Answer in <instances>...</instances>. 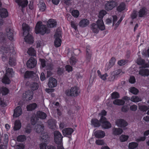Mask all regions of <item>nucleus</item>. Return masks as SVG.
<instances>
[{"label":"nucleus","instance_id":"7ed1b4c3","mask_svg":"<svg viewBox=\"0 0 149 149\" xmlns=\"http://www.w3.org/2000/svg\"><path fill=\"white\" fill-rule=\"evenodd\" d=\"M122 19H120L117 21V17L116 15L109 16L106 19L105 22L107 24H110L113 22V26H114L116 29L118 26Z\"/></svg>","mask_w":149,"mask_h":149},{"label":"nucleus","instance_id":"49530a36","mask_svg":"<svg viewBox=\"0 0 149 149\" xmlns=\"http://www.w3.org/2000/svg\"><path fill=\"white\" fill-rule=\"evenodd\" d=\"M34 75L32 72L26 71L25 73L24 77L25 78H29L31 77Z\"/></svg>","mask_w":149,"mask_h":149},{"label":"nucleus","instance_id":"e433bc0d","mask_svg":"<svg viewBox=\"0 0 149 149\" xmlns=\"http://www.w3.org/2000/svg\"><path fill=\"white\" fill-rule=\"evenodd\" d=\"M97 26L96 24L95 23H93L91 25V29L93 32L95 33H98L100 29Z\"/></svg>","mask_w":149,"mask_h":149},{"label":"nucleus","instance_id":"9d476101","mask_svg":"<svg viewBox=\"0 0 149 149\" xmlns=\"http://www.w3.org/2000/svg\"><path fill=\"white\" fill-rule=\"evenodd\" d=\"M54 37L55 38L54 41L55 46L56 47H59L61 46V32L56 33L54 35Z\"/></svg>","mask_w":149,"mask_h":149},{"label":"nucleus","instance_id":"338daca9","mask_svg":"<svg viewBox=\"0 0 149 149\" xmlns=\"http://www.w3.org/2000/svg\"><path fill=\"white\" fill-rule=\"evenodd\" d=\"M126 61L124 60H120L118 62V64L120 66L124 65L126 63Z\"/></svg>","mask_w":149,"mask_h":149},{"label":"nucleus","instance_id":"de8ad7c7","mask_svg":"<svg viewBox=\"0 0 149 149\" xmlns=\"http://www.w3.org/2000/svg\"><path fill=\"white\" fill-rule=\"evenodd\" d=\"M130 100V98L127 97L125 96L123 97L122 99L121 100H116L117 102H127Z\"/></svg>","mask_w":149,"mask_h":149},{"label":"nucleus","instance_id":"6ab92c4d","mask_svg":"<svg viewBox=\"0 0 149 149\" xmlns=\"http://www.w3.org/2000/svg\"><path fill=\"white\" fill-rule=\"evenodd\" d=\"M74 130L73 129L71 128H67L63 129L62 130L63 135L65 136L67 135L72 136Z\"/></svg>","mask_w":149,"mask_h":149},{"label":"nucleus","instance_id":"bf43d9fd","mask_svg":"<svg viewBox=\"0 0 149 149\" xmlns=\"http://www.w3.org/2000/svg\"><path fill=\"white\" fill-rule=\"evenodd\" d=\"M76 62V60L75 58L73 57H72L70 59V62L71 65H73L75 64Z\"/></svg>","mask_w":149,"mask_h":149},{"label":"nucleus","instance_id":"f3484780","mask_svg":"<svg viewBox=\"0 0 149 149\" xmlns=\"http://www.w3.org/2000/svg\"><path fill=\"white\" fill-rule=\"evenodd\" d=\"M57 84V81L55 79L52 77L50 78L49 79L48 86L49 88H54L56 86Z\"/></svg>","mask_w":149,"mask_h":149},{"label":"nucleus","instance_id":"ddd939ff","mask_svg":"<svg viewBox=\"0 0 149 149\" xmlns=\"http://www.w3.org/2000/svg\"><path fill=\"white\" fill-rule=\"evenodd\" d=\"M117 5L116 3L114 1H107L105 5V8L107 10L113 9Z\"/></svg>","mask_w":149,"mask_h":149},{"label":"nucleus","instance_id":"f257e3e1","mask_svg":"<svg viewBox=\"0 0 149 149\" xmlns=\"http://www.w3.org/2000/svg\"><path fill=\"white\" fill-rule=\"evenodd\" d=\"M23 34L25 36V41L28 43L31 44L33 42V39L31 35L29 33V27L28 25L25 23L22 25Z\"/></svg>","mask_w":149,"mask_h":149},{"label":"nucleus","instance_id":"5701e85b","mask_svg":"<svg viewBox=\"0 0 149 149\" xmlns=\"http://www.w3.org/2000/svg\"><path fill=\"white\" fill-rule=\"evenodd\" d=\"M36 116L37 118L42 119H44L46 118L47 115L46 113L44 112L39 111L37 112Z\"/></svg>","mask_w":149,"mask_h":149},{"label":"nucleus","instance_id":"bb28decb","mask_svg":"<svg viewBox=\"0 0 149 149\" xmlns=\"http://www.w3.org/2000/svg\"><path fill=\"white\" fill-rule=\"evenodd\" d=\"M44 127L42 125L37 124L35 126V129L36 132L38 133H42V132L44 130Z\"/></svg>","mask_w":149,"mask_h":149},{"label":"nucleus","instance_id":"a19ab883","mask_svg":"<svg viewBox=\"0 0 149 149\" xmlns=\"http://www.w3.org/2000/svg\"><path fill=\"white\" fill-rule=\"evenodd\" d=\"M17 139L18 142H22L26 140V138L24 135H20L17 137Z\"/></svg>","mask_w":149,"mask_h":149},{"label":"nucleus","instance_id":"a878e982","mask_svg":"<svg viewBox=\"0 0 149 149\" xmlns=\"http://www.w3.org/2000/svg\"><path fill=\"white\" fill-rule=\"evenodd\" d=\"M15 2L22 8L26 6L28 3L27 0H15Z\"/></svg>","mask_w":149,"mask_h":149},{"label":"nucleus","instance_id":"9b49d317","mask_svg":"<svg viewBox=\"0 0 149 149\" xmlns=\"http://www.w3.org/2000/svg\"><path fill=\"white\" fill-rule=\"evenodd\" d=\"M9 51V49L8 48H6L4 49L2 56V60L3 61H5L7 60L8 56L9 55L10 56L12 55V56H13V55L11 53L13 52V49L10 50V52Z\"/></svg>","mask_w":149,"mask_h":149},{"label":"nucleus","instance_id":"f704fd0d","mask_svg":"<svg viewBox=\"0 0 149 149\" xmlns=\"http://www.w3.org/2000/svg\"><path fill=\"white\" fill-rule=\"evenodd\" d=\"M37 104L36 103H32L26 107L27 110L28 111H32L34 110L37 107Z\"/></svg>","mask_w":149,"mask_h":149},{"label":"nucleus","instance_id":"412c9836","mask_svg":"<svg viewBox=\"0 0 149 149\" xmlns=\"http://www.w3.org/2000/svg\"><path fill=\"white\" fill-rule=\"evenodd\" d=\"M89 24V20L87 19H83L79 22V26L81 27H84L87 26Z\"/></svg>","mask_w":149,"mask_h":149},{"label":"nucleus","instance_id":"052dcab7","mask_svg":"<svg viewBox=\"0 0 149 149\" xmlns=\"http://www.w3.org/2000/svg\"><path fill=\"white\" fill-rule=\"evenodd\" d=\"M91 56V52L89 49H87L86 51V57L88 59L90 58Z\"/></svg>","mask_w":149,"mask_h":149},{"label":"nucleus","instance_id":"680f3d73","mask_svg":"<svg viewBox=\"0 0 149 149\" xmlns=\"http://www.w3.org/2000/svg\"><path fill=\"white\" fill-rule=\"evenodd\" d=\"M146 139V136H143L140 137L139 138L137 139L136 141L137 142L144 141Z\"/></svg>","mask_w":149,"mask_h":149},{"label":"nucleus","instance_id":"0eeeda50","mask_svg":"<svg viewBox=\"0 0 149 149\" xmlns=\"http://www.w3.org/2000/svg\"><path fill=\"white\" fill-rule=\"evenodd\" d=\"M41 139H42V141L44 142L40 144V149H46V147L47 146V144L49 141L50 138L47 133H44Z\"/></svg>","mask_w":149,"mask_h":149},{"label":"nucleus","instance_id":"1a4fd4ad","mask_svg":"<svg viewBox=\"0 0 149 149\" xmlns=\"http://www.w3.org/2000/svg\"><path fill=\"white\" fill-rule=\"evenodd\" d=\"M100 121L102 124V127L105 129H108L111 128V125L110 123L107 120V119L104 117L101 116Z\"/></svg>","mask_w":149,"mask_h":149},{"label":"nucleus","instance_id":"4c0bfd02","mask_svg":"<svg viewBox=\"0 0 149 149\" xmlns=\"http://www.w3.org/2000/svg\"><path fill=\"white\" fill-rule=\"evenodd\" d=\"M138 146V144L136 142H132L128 144V148L130 149H134Z\"/></svg>","mask_w":149,"mask_h":149},{"label":"nucleus","instance_id":"4468645a","mask_svg":"<svg viewBox=\"0 0 149 149\" xmlns=\"http://www.w3.org/2000/svg\"><path fill=\"white\" fill-rule=\"evenodd\" d=\"M37 63V61L35 59L31 57L27 61L26 65L28 67L32 68L35 67Z\"/></svg>","mask_w":149,"mask_h":149},{"label":"nucleus","instance_id":"473e14b6","mask_svg":"<svg viewBox=\"0 0 149 149\" xmlns=\"http://www.w3.org/2000/svg\"><path fill=\"white\" fill-rule=\"evenodd\" d=\"M97 72L98 76L103 81H105L107 79V78L108 77V75L107 73H105L104 74H102L100 71L99 70L97 71Z\"/></svg>","mask_w":149,"mask_h":149},{"label":"nucleus","instance_id":"e2e57ef3","mask_svg":"<svg viewBox=\"0 0 149 149\" xmlns=\"http://www.w3.org/2000/svg\"><path fill=\"white\" fill-rule=\"evenodd\" d=\"M64 68H58L57 72L59 75L61 74L63 72Z\"/></svg>","mask_w":149,"mask_h":149},{"label":"nucleus","instance_id":"4be33fe9","mask_svg":"<svg viewBox=\"0 0 149 149\" xmlns=\"http://www.w3.org/2000/svg\"><path fill=\"white\" fill-rule=\"evenodd\" d=\"M48 124L50 129L53 130L56 128V122L54 120H49L48 121Z\"/></svg>","mask_w":149,"mask_h":149},{"label":"nucleus","instance_id":"3c124183","mask_svg":"<svg viewBox=\"0 0 149 149\" xmlns=\"http://www.w3.org/2000/svg\"><path fill=\"white\" fill-rule=\"evenodd\" d=\"M120 95L119 93L116 92H114L111 94V97L112 99H116L119 98Z\"/></svg>","mask_w":149,"mask_h":149},{"label":"nucleus","instance_id":"a18cd8bd","mask_svg":"<svg viewBox=\"0 0 149 149\" xmlns=\"http://www.w3.org/2000/svg\"><path fill=\"white\" fill-rule=\"evenodd\" d=\"M107 13L106 11L104 10H101L99 13L98 17L99 18L102 19Z\"/></svg>","mask_w":149,"mask_h":149},{"label":"nucleus","instance_id":"dca6fc26","mask_svg":"<svg viewBox=\"0 0 149 149\" xmlns=\"http://www.w3.org/2000/svg\"><path fill=\"white\" fill-rule=\"evenodd\" d=\"M91 125L94 127H98L101 125V123L100 120H98L97 118H92L91 121Z\"/></svg>","mask_w":149,"mask_h":149},{"label":"nucleus","instance_id":"69168bd1","mask_svg":"<svg viewBox=\"0 0 149 149\" xmlns=\"http://www.w3.org/2000/svg\"><path fill=\"white\" fill-rule=\"evenodd\" d=\"M137 63L139 65H143L144 64V62L143 60L139 58L137 60Z\"/></svg>","mask_w":149,"mask_h":149},{"label":"nucleus","instance_id":"c9c22d12","mask_svg":"<svg viewBox=\"0 0 149 149\" xmlns=\"http://www.w3.org/2000/svg\"><path fill=\"white\" fill-rule=\"evenodd\" d=\"M146 13V11L144 7L141 8L139 12V17H142L144 16Z\"/></svg>","mask_w":149,"mask_h":149},{"label":"nucleus","instance_id":"423d86ee","mask_svg":"<svg viewBox=\"0 0 149 149\" xmlns=\"http://www.w3.org/2000/svg\"><path fill=\"white\" fill-rule=\"evenodd\" d=\"M54 141L57 144L61 143L63 141V136L61 133L58 131L56 130L54 132Z\"/></svg>","mask_w":149,"mask_h":149},{"label":"nucleus","instance_id":"b1692460","mask_svg":"<svg viewBox=\"0 0 149 149\" xmlns=\"http://www.w3.org/2000/svg\"><path fill=\"white\" fill-rule=\"evenodd\" d=\"M13 30L10 28L6 29V34L10 40H12L13 38Z\"/></svg>","mask_w":149,"mask_h":149},{"label":"nucleus","instance_id":"c756f323","mask_svg":"<svg viewBox=\"0 0 149 149\" xmlns=\"http://www.w3.org/2000/svg\"><path fill=\"white\" fill-rule=\"evenodd\" d=\"M139 74L143 76L149 75V70L147 69L142 68L139 72Z\"/></svg>","mask_w":149,"mask_h":149},{"label":"nucleus","instance_id":"f8f14e48","mask_svg":"<svg viewBox=\"0 0 149 149\" xmlns=\"http://www.w3.org/2000/svg\"><path fill=\"white\" fill-rule=\"evenodd\" d=\"M116 124L118 127H125L128 125L126 120L123 119H117L116 121Z\"/></svg>","mask_w":149,"mask_h":149},{"label":"nucleus","instance_id":"f03ea898","mask_svg":"<svg viewBox=\"0 0 149 149\" xmlns=\"http://www.w3.org/2000/svg\"><path fill=\"white\" fill-rule=\"evenodd\" d=\"M50 31V29L47 28L45 25L42 24L41 22H39L36 24L35 31L36 34L39 33L42 35L49 33Z\"/></svg>","mask_w":149,"mask_h":149},{"label":"nucleus","instance_id":"39448f33","mask_svg":"<svg viewBox=\"0 0 149 149\" xmlns=\"http://www.w3.org/2000/svg\"><path fill=\"white\" fill-rule=\"evenodd\" d=\"M13 73V72L12 68H7L6 70L5 75L2 79V82L5 84H9L10 81L9 78L12 76Z\"/></svg>","mask_w":149,"mask_h":149},{"label":"nucleus","instance_id":"774afa93","mask_svg":"<svg viewBox=\"0 0 149 149\" xmlns=\"http://www.w3.org/2000/svg\"><path fill=\"white\" fill-rule=\"evenodd\" d=\"M136 81L134 77H130L129 80V82L131 84L134 83Z\"/></svg>","mask_w":149,"mask_h":149},{"label":"nucleus","instance_id":"2f4dec72","mask_svg":"<svg viewBox=\"0 0 149 149\" xmlns=\"http://www.w3.org/2000/svg\"><path fill=\"white\" fill-rule=\"evenodd\" d=\"M123 132V130L120 128H114L113 129V134L117 136Z\"/></svg>","mask_w":149,"mask_h":149},{"label":"nucleus","instance_id":"79ce46f5","mask_svg":"<svg viewBox=\"0 0 149 149\" xmlns=\"http://www.w3.org/2000/svg\"><path fill=\"white\" fill-rule=\"evenodd\" d=\"M27 53L29 55L34 56L36 55V51L32 48L31 47L28 49Z\"/></svg>","mask_w":149,"mask_h":149},{"label":"nucleus","instance_id":"20e7f679","mask_svg":"<svg viewBox=\"0 0 149 149\" xmlns=\"http://www.w3.org/2000/svg\"><path fill=\"white\" fill-rule=\"evenodd\" d=\"M80 90L79 88L76 86L71 87L70 89L67 90L65 91L66 95L72 96H77L80 93Z\"/></svg>","mask_w":149,"mask_h":149},{"label":"nucleus","instance_id":"6e6552de","mask_svg":"<svg viewBox=\"0 0 149 149\" xmlns=\"http://www.w3.org/2000/svg\"><path fill=\"white\" fill-rule=\"evenodd\" d=\"M33 95V93L32 91L29 90L26 91L23 93L22 99L24 101L28 102L32 99Z\"/></svg>","mask_w":149,"mask_h":149},{"label":"nucleus","instance_id":"864d4df0","mask_svg":"<svg viewBox=\"0 0 149 149\" xmlns=\"http://www.w3.org/2000/svg\"><path fill=\"white\" fill-rule=\"evenodd\" d=\"M79 12L77 10H74L72 12V15L75 17H77L79 16Z\"/></svg>","mask_w":149,"mask_h":149},{"label":"nucleus","instance_id":"aec40b11","mask_svg":"<svg viewBox=\"0 0 149 149\" xmlns=\"http://www.w3.org/2000/svg\"><path fill=\"white\" fill-rule=\"evenodd\" d=\"M97 26L101 30H103L105 29V25L102 19H98L96 22Z\"/></svg>","mask_w":149,"mask_h":149},{"label":"nucleus","instance_id":"a211bd4d","mask_svg":"<svg viewBox=\"0 0 149 149\" xmlns=\"http://www.w3.org/2000/svg\"><path fill=\"white\" fill-rule=\"evenodd\" d=\"M94 134L96 138L98 139H102L105 136V133L102 130H98L95 132Z\"/></svg>","mask_w":149,"mask_h":149},{"label":"nucleus","instance_id":"37998d69","mask_svg":"<svg viewBox=\"0 0 149 149\" xmlns=\"http://www.w3.org/2000/svg\"><path fill=\"white\" fill-rule=\"evenodd\" d=\"M46 67L48 70L47 71V77H49L52 74V73L50 71L52 69V66L51 65H49L46 66Z\"/></svg>","mask_w":149,"mask_h":149},{"label":"nucleus","instance_id":"7c9ffc66","mask_svg":"<svg viewBox=\"0 0 149 149\" xmlns=\"http://www.w3.org/2000/svg\"><path fill=\"white\" fill-rule=\"evenodd\" d=\"M127 10V7L124 3H121L117 8V10L119 12H121L124 10Z\"/></svg>","mask_w":149,"mask_h":149},{"label":"nucleus","instance_id":"09e8293b","mask_svg":"<svg viewBox=\"0 0 149 149\" xmlns=\"http://www.w3.org/2000/svg\"><path fill=\"white\" fill-rule=\"evenodd\" d=\"M0 91L3 95H6L9 92L8 90L6 87L2 88L0 89Z\"/></svg>","mask_w":149,"mask_h":149},{"label":"nucleus","instance_id":"ea45409f","mask_svg":"<svg viewBox=\"0 0 149 149\" xmlns=\"http://www.w3.org/2000/svg\"><path fill=\"white\" fill-rule=\"evenodd\" d=\"M38 6L40 10L42 11L45 10L46 8V6L45 3L42 1L40 2Z\"/></svg>","mask_w":149,"mask_h":149},{"label":"nucleus","instance_id":"0e129e2a","mask_svg":"<svg viewBox=\"0 0 149 149\" xmlns=\"http://www.w3.org/2000/svg\"><path fill=\"white\" fill-rule=\"evenodd\" d=\"M107 112L104 109L102 110L99 113V115L101 116H105L107 115Z\"/></svg>","mask_w":149,"mask_h":149},{"label":"nucleus","instance_id":"4d7b16f0","mask_svg":"<svg viewBox=\"0 0 149 149\" xmlns=\"http://www.w3.org/2000/svg\"><path fill=\"white\" fill-rule=\"evenodd\" d=\"M95 143L98 145H103L104 144L103 140L102 139H98L96 141Z\"/></svg>","mask_w":149,"mask_h":149},{"label":"nucleus","instance_id":"603ef678","mask_svg":"<svg viewBox=\"0 0 149 149\" xmlns=\"http://www.w3.org/2000/svg\"><path fill=\"white\" fill-rule=\"evenodd\" d=\"M139 109L141 111L146 112L149 109V108L147 106L143 105L139 107Z\"/></svg>","mask_w":149,"mask_h":149},{"label":"nucleus","instance_id":"58836bf2","mask_svg":"<svg viewBox=\"0 0 149 149\" xmlns=\"http://www.w3.org/2000/svg\"><path fill=\"white\" fill-rule=\"evenodd\" d=\"M141 98L137 96H132L130 99L131 101L134 102H138L141 101Z\"/></svg>","mask_w":149,"mask_h":149},{"label":"nucleus","instance_id":"72a5a7b5","mask_svg":"<svg viewBox=\"0 0 149 149\" xmlns=\"http://www.w3.org/2000/svg\"><path fill=\"white\" fill-rule=\"evenodd\" d=\"M21 127V123L20 121L18 120H16L15 122L14 130L15 131L19 130L20 129Z\"/></svg>","mask_w":149,"mask_h":149},{"label":"nucleus","instance_id":"c85d7f7f","mask_svg":"<svg viewBox=\"0 0 149 149\" xmlns=\"http://www.w3.org/2000/svg\"><path fill=\"white\" fill-rule=\"evenodd\" d=\"M47 24L48 27L53 28L56 26V23L54 20L50 19L48 21Z\"/></svg>","mask_w":149,"mask_h":149},{"label":"nucleus","instance_id":"13d9d810","mask_svg":"<svg viewBox=\"0 0 149 149\" xmlns=\"http://www.w3.org/2000/svg\"><path fill=\"white\" fill-rule=\"evenodd\" d=\"M9 64L11 66L14 65L15 64V60L14 58H10L9 61Z\"/></svg>","mask_w":149,"mask_h":149},{"label":"nucleus","instance_id":"5fc2aeb1","mask_svg":"<svg viewBox=\"0 0 149 149\" xmlns=\"http://www.w3.org/2000/svg\"><path fill=\"white\" fill-rule=\"evenodd\" d=\"M31 126L28 125L25 128V132L26 133L29 134L31 132Z\"/></svg>","mask_w":149,"mask_h":149},{"label":"nucleus","instance_id":"6e6d98bb","mask_svg":"<svg viewBox=\"0 0 149 149\" xmlns=\"http://www.w3.org/2000/svg\"><path fill=\"white\" fill-rule=\"evenodd\" d=\"M38 87V85L37 83H33L31 85V87L32 89L33 90H35L37 89Z\"/></svg>","mask_w":149,"mask_h":149},{"label":"nucleus","instance_id":"393cba45","mask_svg":"<svg viewBox=\"0 0 149 149\" xmlns=\"http://www.w3.org/2000/svg\"><path fill=\"white\" fill-rule=\"evenodd\" d=\"M114 104L118 105H123V106L121 109V111L124 112H126L128 111L129 109L128 106L127 105L124 104L125 103H113Z\"/></svg>","mask_w":149,"mask_h":149},{"label":"nucleus","instance_id":"c03bdc74","mask_svg":"<svg viewBox=\"0 0 149 149\" xmlns=\"http://www.w3.org/2000/svg\"><path fill=\"white\" fill-rule=\"evenodd\" d=\"M129 138L128 135H122L120 137V140L121 142H123L127 141Z\"/></svg>","mask_w":149,"mask_h":149},{"label":"nucleus","instance_id":"2eb2a0df","mask_svg":"<svg viewBox=\"0 0 149 149\" xmlns=\"http://www.w3.org/2000/svg\"><path fill=\"white\" fill-rule=\"evenodd\" d=\"M22 113V110L21 107L20 106L17 107L14 111L13 117L17 118L20 116Z\"/></svg>","mask_w":149,"mask_h":149},{"label":"nucleus","instance_id":"8fccbe9b","mask_svg":"<svg viewBox=\"0 0 149 149\" xmlns=\"http://www.w3.org/2000/svg\"><path fill=\"white\" fill-rule=\"evenodd\" d=\"M130 91L134 94H136L139 92L138 90L134 87L130 88L129 89Z\"/></svg>","mask_w":149,"mask_h":149},{"label":"nucleus","instance_id":"cd10ccee","mask_svg":"<svg viewBox=\"0 0 149 149\" xmlns=\"http://www.w3.org/2000/svg\"><path fill=\"white\" fill-rule=\"evenodd\" d=\"M8 13L7 10L5 8H0V16L2 18H4L7 17Z\"/></svg>","mask_w":149,"mask_h":149}]
</instances>
